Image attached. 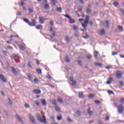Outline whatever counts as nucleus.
<instances>
[{
  "label": "nucleus",
  "instance_id": "obj_1",
  "mask_svg": "<svg viewBox=\"0 0 124 124\" xmlns=\"http://www.w3.org/2000/svg\"><path fill=\"white\" fill-rule=\"evenodd\" d=\"M37 118L39 122L43 123V124H46V119L44 116L41 117L40 114H38Z\"/></svg>",
  "mask_w": 124,
  "mask_h": 124
},
{
  "label": "nucleus",
  "instance_id": "obj_2",
  "mask_svg": "<svg viewBox=\"0 0 124 124\" xmlns=\"http://www.w3.org/2000/svg\"><path fill=\"white\" fill-rule=\"evenodd\" d=\"M45 20H47V18H45L42 16H40L39 17V22L40 24H44V22H45Z\"/></svg>",
  "mask_w": 124,
  "mask_h": 124
},
{
  "label": "nucleus",
  "instance_id": "obj_3",
  "mask_svg": "<svg viewBox=\"0 0 124 124\" xmlns=\"http://www.w3.org/2000/svg\"><path fill=\"white\" fill-rule=\"evenodd\" d=\"M118 111L119 113H122L124 111V107L123 105H119L118 106Z\"/></svg>",
  "mask_w": 124,
  "mask_h": 124
},
{
  "label": "nucleus",
  "instance_id": "obj_4",
  "mask_svg": "<svg viewBox=\"0 0 124 124\" xmlns=\"http://www.w3.org/2000/svg\"><path fill=\"white\" fill-rule=\"evenodd\" d=\"M28 24L29 26H31V27H33V26H35L36 24V20L34 19H32V22H28Z\"/></svg>",
  "mask_w": 124,
  "mask_h": 124
},
{
  "label": "nucleus",
  "instance_id": "obj_5",
  "mask_svg": "<svg viewBox=\"0 0 124 124\" xmlns=\"http://www.w3.org/2000/svg\"><path fill=\"white\" fill-rule=\"evenodd\" d=\"M122 76H123V72L120 71L116 72V76L117 78L119 79V78H121V77H122Z\"/></svg>",
  "mask_w": 124,
  "mask_h": 124
},
{
  "label": "nucleus",
  "instance_id": "obj_6",
  "mask_svg": "<svg viewBox=\"0 0 124 124\" xmlns=\"http://www.w3.org/2000/svg\"><path fill=\"white\" fill-rule=\"evenodd\" d=\"M16 119H17V120H18V121H19V122H20V123H21V124H24V122H23V120L21 118V117H20V116H19V115L16 114Z\"/></svg>",
  "mask_w": 124,
  "mask_h": 124
},
{
  "label": "nucleus",
  "instance_id": "obj_7",
  "mask_svg": "<svg viewBox=\"0 0 124 124\" xmlns=\"http://www.w3.org/2000/svg\"><path fill=\"white\" fill-rule=\"evenodd\" d=\"M88 23H89V20L85 19L84 21V23L82 24V27L84 28V29H86V28H87V25L88 24Z\"/></svg>",
  "mask_w": 124,
  "mask_h": 124
},
{
  "label": "nucleus",
  "instance_id": "obj_8",
  "mask_svg": "<svg viewBox=\"0 0 124 124\" xmlns=\"http://www.w3.org/2000/svg\"><path fill=\"white\" fill-rule=\"evenodd\" d=\"M29 119L32 123V124H35V121H34V118L32 117V115H29Z\"/></svg>",
  "mask_w": 124,
  "mask_h": 124
},
{
  "label": "nucleus",
  "instance_id": "obj_9",
  "mask_svg": "<svg viewBox=\"0 0 124 124\" xmlns=\"http://www.w3.org/2000/svg\"><path fill=\"white\" fill-rule=\"evenodd\" d=\"M33 93H36V94H39L41 93V91H40V90L36 89L33 90Z\"/></svg>",
  "mask_w": 124,
  "mask_h": 124
},
{
  "label": "nucleus",
  "instance_id": "obj_10",
  "mask_svg": "<svg viewBox=\"0 0 124 124\" xmlns=\"http://www.w3.org/2000/svg\"><path fill=\"white\" fill-rule=\"evenodd\" d=\"M0 78L3 81V82H6V79L4 78V76L2 75H0Z\"/></svg>",
  "mask_w": 124,
  "mask_h": 124
},
{
  "label": "nucleus",
  "instance_id": "obj_11",
  "mask_svg": "<svg viewBox=\"0 0 124 124\" xmlns=\"http://www.w3.org/2000/svg\"><path fill=\"white\" fill-rule=\"evenodd\" d=\"M94 55L95 59H97V57L98 56H100V54H99L98 51H94Z\"/></svg>",
  "mask_w": 124,
  "mask_h": 124
},
{
  "label": "nucleus",
  "instance_id": "obj_12",
  "mask_svg": "<svg viewBox=\"0 0 124 124\" xmlns=\"http://www.w3.org/2000/svg\"><path fill=\"white\" fill-rule=\"evenodd\" d=\"M12 71L14 74H17V71L14 67H12Z\"/></svg>",
  "mask_w": 124,
  "mask_h": 124
},
{
  "label": "nucleus",
  "instance_id": "obj_13",
  "mask_svg": "<svg viewBox=\"0 0 124 124\" xmlns=\"http://www.w3.org/2000/svg\"><path fill=\"white\" fill-rule=\"evenodd\" d=\"M79 98H84V94H83V92H79L78 93Z\"/></svg>",
  "mask_w": 124,
  "mask_h": 124
},
{
  "label": "nucleus",
  "instance_id": "obj_14",
  "mask_svg": "<svg viewBox=\"0 0 124 124\" xmlns=\"http://www.w3.org/2000/svg\"><path fill=\"white\" fill-rule=\"evenodd\" d=\"M37 30H42L43 28V26L41 25H39L36 27Z\"/></svg>",
  "mask_w": 124,
  "mask_h": 124
},
{
  "label": "nucleus",
  "instance_id": "obj_15",
  "mask_svg": "<svg viewBox=\"0 0 124 124\" xmlns=\"http://www.w3.org/2000/svg\"><path fill=\"white\" fill-rule=\"evenodd\" d=\"M94 65L95 66H99V67H101V66H102V64L100 63L95 62Z\"/></svg>",
  "mask_w": 124,
  "mask_h": 124
},
{
  "label": "nucleus",
  "instance_id": "obj_16",
  "mask_svg": "<svg viewBox=\"0 0 124 124\" xmlns=\"http://www.w3.org/2000/svg\"><path fill=\"white\" fill-rule=\"evenodd\" d=\"M83 38H89V35H88V34L84 33L83 34Z\"/></svg>",
  "mask_w": 124,
  "mask_h": 124
},
{
  "label": "nucleus",
  "instance_id": "obj_17",
  "mask_svg": "<svg viewBox=\"0 0 124 124\" xmlns=\"http://www.w3.org/2000/svg\"><path fill=\"white\" fill-rule=\"evenodd\" d=\"M34 103H35L37 106H39V105H40V102L38 100L34 101Z\"/></svg>",
  "mask_w": 124,
  "mask_h": 124
},
{
  "label": "nucleus",
  "instance_id": "obj_18",
  "mask_svg": "<svg viewBox=\"0 0 124 124\" xmlns=\"http://www.w3.org/2000/svg\"><path fill=\"white\" fill-rule=\"evenodd\" d=\"M51 2L53 5H55L56 3H57V0H51Z\"/></svg>",
  "mask_w": 124,
  "mask_h": 124
},
{
  "label": "nucleus",
  "instance_id": "obj_19",
  "mask_svg": "<svg viewBox=\"0 0 124 124\" xmlns=\"http://www.w3.org/2000/svg\"><path fill=\"white\" fill-rule=\"evenodd\" d=\"M88 113L90 116H92L93 115V111L91 110V108H89L88 110Z\"/></svg>",
  "mask_w": 124,
  "mask_h": 124
},
{
  "label": "nucleus",
  "instance_id": "obj_20",
  "mask_svg": "<svg viewBox=\"0 0 124 124\" xmlns=\"http://www.w3.org/2000/svg\"><path fill=\"white\" fill-rule=\"evenodd\" d=\"M69 23L70 24H74V23H75V20L73 19H72L71 18L69 19Z\"/></svg>",
  "mask_w": 124,
  "mask_h": 124
},
{
  "label": "nucleus",
  "instance_id": "obj_21",
  "mask_svg": "<svg viewBox=\"0 0 124 124\" xmlns=\"http://www.w3.org/2000/svg\"><path fill=\"white\" fill-rule=\"evenodd\" d=\"M19 47H20V50H25V47L24 46H23V45L20 44L19 45H18Z\"/></svg>",
  "mask_w": 124,
  "mask_h": 124
},
{
  "label": "nucleus",
  "instance_id": "obj_22",
  "mask_svg": "<svg viewBox=\"0 0 124 124\" xmlns=\"http://www.w3.org/2000/svg\"><path fill=\"white\" fill-rule=\"evenodd\" d=\"M28 77L29 78V79H30L31 80H31H32V75H31V74H28Z\"/></svg>",
  "mask_w": 124,
  "mask_h": 124
},
{
  "label": "nucleus",
  "instance_id": "obj_23",
  "mask_svg": "<svg viewBox=\"0 0 124 124\" xmlns=\"http://www.w3.org/2000/svg\"><path fill=\"white\" fill-rule=\"evenodd\" d=\"M65 61L66 62H70V60H69V58H68V57L66 56L65 57Z\"/></svg>",
  "mask_w": 124,
  "mask_h": 124
},
{
  "label": "nucleus",
  "instance_id": "obj_24",
  "mask_svg": "<svg viewBox=\"0 0 124 124\" xmlns=\"http://www.w3.org/2000/svg\"><path fill=\"white\" fill-rule=\"evenodd\" d=\"M118 29L120 31H124V28H123V27L121 26H119L118 27Z\"/></svg>",
  "mask_w": 124,
  "mask_h": 124
},
{
  "label": "nucleus",
  "instance_id": "obj_25",
  "mask_svg": "<svg viewBox=\"0 0 124 124\" xmlns=\"http://www.w3.org/2000/svg\"><path fill=\"white\" fill-rule=\"evenodd\" d=\"M58 101L60 103H62L63 102V101H62V99L61 98H60V97H58Z\"/></svg>",
  "mask_w": 124,
  "mask_h": 124
},
{
  "label": "nucleus",
  "instance_id": "obj_26",
  "mask_svg": "<svg viewBox=\"0 0 124 124\" xmlns=\"http://www.w3.org/2000/svg\"><path fill=\"white\" fill-rule=\"evenodd\" d=\"M100 34H101V35H103V34H104V33H105V31H104V29L100 31Z\"/></svg>",
  "mask_w": 124,
  "mask_h": 124
},
{
  "label": "nucleus",
  "instance_id": "obj_27",
  "mask_svg": "<svg viewBox=\"0 0 124 124\" xmlns=\"http://www.w3.org/2000/svg\"><path fill=\"white\" fill-rule=\"evenodd\" d=\"M89 98H93V97H94L95 96V94H90L88 95Z\"/></svg>",
  "mask_w": 124,
  "mask_h": 124
},
{
  "label": "nucleus",
  "instance_id": "obj_28",
  "mask_svg": "<svg viewBox=\"0 0 124 124\" xmlns=\"http://www.w3.org/2000/svg\"><path fill=\"white\" fill-rule=\"evenodd\" d=\"M44 8L45 9H48V8H50V7L48 4H46L44 6Z\"/></svg>",
  "mask_w": 124,
  "mask_h": 124
},
{
  "label": "nucleus",
  "instance_id": "obj_29",
  "mask_svg": "<svg viewBox=\"0 0 124 124\" xmlns=\"http://www.w3.org/2000/svg\"><path fill=\"white\" fill-rule=\"evenodd\" d=\"M65 41L68 43L70 41V39H69V37H68L67 36H65Z\"/></svg>",
  "mask_w": 124,
  "mask_h": 124
},
{
  "label": "nucleus",
  "instance_id": "obj_30",
  "mask_svg": "<svg viewBox=\"0 0 124 124\" xmlns=\"http://www.w3.org/2000/svg\"><path fill=\"white\" fill-rule=\"evenodd\" d=\"M41 102L42 103V104L44 106L46 105V101L44 99L41 100Z\"/></svg>",
  "mask_w": 124,
  "mask_h": 124
},
{
  "label": "nucleus",
  "instance_id": "obj_31",
  "mask_svg": "<svg viewBox=\"0 0 124 124\" xmlns=\"http://www.w3.org/2000/svg\"><path fill=\"white\" fill-rule=\"evenodd\" d=\"M57 120L58 121H62V117L61 116H59L57 117Z\"/></svg>",
  "mask_w": 124,
  "mask_h": 124
},
{
  "label": "nucleus",
  "instance_id": "obj_32",
  "mask_svg": "<svg viewBox=\"0 0 124 124\" xmlns=\"http://www.w3.org/2000/svg\"><path fill=\"white\" fill-rule=\"evenodd\" d=\"M56 9L58 12H62V8L61 7H57Z\"/></svg>",
  "mask_w": 124,
  "mask_h": 124
},
{
  "label": "nucleus",
  "instance_id": "obj_33",
  "mask_svg": "<svg viewBox=\"0 0 124 124\" xmlns=\"http://www.w3.org/2000/svg\"><path fill=\"white\" fill-rule=\"evenodd\" d=\"M37 72L39 74H42V72H41V70L37 69Z\"/></svg>",
  "mask_w": 124,
  "mask_h": 124
},
{
  "label": "nucleus",
  "instance_id": "obj_34",
  "mask_svg": "<svg viewBox=\"0 0 124 124\" xmlns=\"http://www.w3.org/2000/svg\"><path fill=\"white\" fill-rule=\"evenodd\" d=\"M72 84L73 86H76V80H74L73 81H72Z\"/></svg>",
  "mask_w": 124,
  "mask_h": 124
},
{
  "label": "nucleus",
  "instance_id": "obj_35",
  "mask_svg": "<svg viewBox=\"0 0 124 124\" xmlns=\"http://www.w3.org/2000/svg\"><path fill=\"white\" fill-rule=\"evenodd\" d=\"M92 56L91 55V54H88L87 56V58L88 59V60H91V59H92Z\"/></svg>",
  "mask_w": 124,
  "mask_h": 124
},
{
  "label": "nucleus",
  "instance_id": "obj_36",
  "mask_svg": "<svg viewBox=\"0 0 124 124\" xmlns=\"http://www.w3.org/2000/svg\"><path fill=\"white\" fill-rule=\"evenodd\" d=\"M105 23L106 24V26L108 28H109V21L108 20H107V21H105Z\"/></svg>",
  "mask_w": 124,
  "mask_h": 124
},
{
  "label": "nucleus",
  "instance_id": "obj_37",
  "mask_svg": "<svg viewBox=\"0 0 124 124\" xmlns=\"http://www.w3.org/2000/svg\"><path fill=\"white\" fill-rule=\"evenodd\" d=\"M50 119H51V120H52L51 123L55 122V117L54 116L50 117Z\"/></svg>",
  "mask_w": 124,
  "mask_h": 124
},
{
  "label": "nucleus",
  "instance_id": "obj_38",
  "mask_svg": "<svg viewBox=\"0 0 124 124\" xmlns=\"http://www.w3.org/2000/svg\"><path fill=\"white\" fill-rule=\"evenodd\" d=\"M55 109L57 112H60V108H59V107H57V106L55 107Z\"/></svg>",
  "mask_w": 124,
  "mask_h": 124
},
{
  "label": "nucleus",
  "instance_id": "obj_39",
  "mask_svg": "<svg viewBox=\"0 0 124 124\" xmlns=\"http://www.w3.org/2000/svg\"><path fill=\"white\" fill-rule=\"evenodd\" d=\"M113 5H114V6L117 7L118 6V5H119V2H115L113 3Z\"/></svg>",
  "mask_w": 124,
  "mask_h": 124
},
{
  "label": "nucleus",
  "instance_id": "obj_40",
  "mask_svg": "<svg viewBox=\"0 0 124 124\" xmlns=\"http://www.w3.org/2000/svg\"><path fill=\"white\" fill-rule=\"evenodd\" d=\"M52 104H53L54 105H57V101H56V100H53Z\"/></svg>",
  "mask_w": 124,
  "mask_h": 124
},
{
  "label": "nucleus",
  "instance_id": "obj_41",
  "mask_svg": "<svg viewBox=\"0 0 124 124\" xmlns=\"http://www.w3.org/2000/svg\"><path fill=\"white\" fill-rule=\"evenodd\" d=\"M116 55H118V52H112V56H116Z\"/></svg>",
  "mask_w": 124,
  "mask_h": 124
},
{
  "label": "nucleus",
  "instance_id": "obj_42",
  "mask_svg": "<svg viewBox=\"0 0 124 124\" xmlns=\"http://www.w3.org/2000/svg\"><path fill=\"white\" fill-rule=\"evenodd\" d=\"M64 16L67 18V19H69V20L71 18V17H70V16L67 15H65Z\"/></svg>",
  "mask_w": 124,
  "mask_h": 124
},
{
  "label": "nucleus",
  "instance_id": "obj_43",
  "mask_svg": "<svg viewBox=\"0 0 124 124\" xmlns=\"http://www.w3.org/2000/svg\"><path fill=\"white\" fill-rule=\"evenodd\" d=\"M120 102H121V103H122V104L124 103V98H122L120 99Z\"/></svg>",
  "mask_w": 124,
  "mask_h": 124
},
{
  "label": "nucleus",
  "instance_id": "obj_44",
  "mask_svg": "<svg viewBox=\"0 0 124 124\" xmlns=\"http://www.w3.org/2000/svg\"><path fill=\"white\" fill-rule=\"evenodd\" d=\"M73 30L74 31H77V30H78V27L76 26H74Z\"/></svg>",
  "mask_w": 124,
  "mask_h": 124
},
{
  "label": "nucleus",
  "instance_id": "obj_45",
  "mask_svg": "<svg viewBox=\"0 0 124 124\" xmlns=\"http://www.w3.org/2000/svg\"><path fill=\"white\" fill-rule=\"evenodd\" d=\"M7 48H8V49H9V50H13V47H12V46H7Z\"/></svg>",
  "mask_w": 124,
  "mask_h": 124
},
{
  "label": "nucleus",
  "instance_id": "obj_46",
  "mask_svg": "<svg viewBox=\"0 0 124 124\" xmlns=\"http://www.w3.org/2000/svg\"><path fill=\"white\" fill-rule=\"evenodd\" d=\"M25 107H26V108H30V105H29L28 104H25Z\"/></svg>",
  "mask_w": 124,
  "mask_h": 124
},
{
  "label": "nucleus",
  "instance_id": "obj_47",
  "mask_svg": "<svg viewBox=\"0 0 124 124\" xmlns=\"http://www.w3.org/2000/svg\"><path fill=\"white\" fill-rule=\"evenodd\" d=\"M78 62L79 65H82V61L78 60Z\"/></svg>",
  "mask_w": 124,
  "mask_h": 124
},
{
  "label": "nucleus",
  "instance_id": "obj_48",
  "mask_svg": "<svg viewBox=\"0 0 124 124\" xmlns=\"http://www.w3.org/2000/svg\"><path fill=\"white\" fill-rule=\"evenodd\" d=\"M29 11L30 12V13H32V12H33V10H32V9H29Z\"/></svg>",
  "mask_w": 124,
  "mask_h": 124
},
{
  "label": "nucleus",
  "instance_id": "obj_49",
  "mask_svg": "<svg viewBox=\"0 0 124 124\" xmlns=\"http://www.w3.org/2000/svg\"><path fill=\"white\" fill-rule=\"evenodd\" d=\"M75 36H76V37H78V36H79V33L75 32Z\"/></svg>",
  "mask_w": 124,
  "mask_h": 124
},
{
  "label": "nucleus",
  "instance_id": "obj_50",
  "mask_svg": "<svg viewBox=\"0 0 124 124\" xmlns=\"http://www.w3.org/2000/svg\"><path fill=\"white\" fill-rule=\"evenodd\" d=\"M69 79L70 81H71V82H73L74 81L73 80V77H70Z\"/></svg>",
  "mask_w": 124,
  "mask_h": 124
},
{
  "label": "nucleus",
  "instance_id": "obj_51",
  "mask_svg": "<svg viewBox=\"0 0 124 124\" xmlns=\"http://www.w3.org/2000/svg\"><path fill=\"white\" fill-rule=\"evenodd\" d=\"M24 22H25L26 23H28V24H29V19H26V18H24Z\"/></svg>",
  "mask_w": 124,
  "mask_h": 124
},
{
  "label": "nucleus",
  "instance_id": "obj_52",
  "mask_svg": "<svg viewBox=\"0 0 124 124\" xmlns=\"http://www.w3.org/2000/svg\"><path fill=\"white\" fill-rule=\"evenodd\" d=\"M67 121L68 122H70V123L72 122V120H71V119H70V118L69 117H68Z\"/></svg>",
  "mask_w": 124,
  "mask_h": 124
},
{
  "label": "nucleus",
  "instance_id": "obj_53",
  "mask_svg": "<svg viewBox=\"0 0 124 124\" xmlns=\"http://www.w3.org/2000/svg\"><path fill=\"white\" fill-rule=\"evenodd\" d=\"M20 4L22 6H23V5H25V2H24L23 1H21Z\"/></svg>",
  "mask_w": 124,
  "mask_h": 124
},
{
  "label": "nucleus",
  "instance_id": "obj_54",
  "mask_svg": "<svg viewBox=\"0 0 124 124\" xmlns=\"http://www.w3.org/2000/svg\"><path fill=\"white\" fill-rule=\"evenodd\" d=\"M18 57H19V56H18V55H16V54H13L12 55V58H17Z\"/></svg>",
  "mask_w": 124,
  "mask_h": 124
},
{
  "label": "nucleus",
  "instance_id": "obj_55",
  "mask_svg": "<svg viewBox=\"0 0 124 124\" xmlns=\"http://www.w3.org/2000/svg\"><path fill=\"white\" fill-rule=\"evenodd\" d=\"M120 11L122 13V14L124 16V9H121Z\"/></svg>",
  "mask_w": 124,
  "mask_h": 124
},
{
  "label": "nucleus",
  "instance_id": "obj_56",
  "mask_svg": "<svg viewBox=\"0 0 124 124\" xmlns=\"http://www.w3.org/2000/svg\"><path fill=\"white\" fill-rule=\"evenodd\" d=\"M85 17H86L85 20H87V21H89V19H90V16H86Z\"/></svg>",
  "mask_w": 124,
  "mask_h": 124
},
{
  "label": "nucleus",
  "instance_id": "obj_57",
  "mask_svg": "<svg viewBox=\"0 0 124 124\" xmlns=\"http://www.w3.org/2000/svg\"><path fill=\"white\" fill-rule=\"evenodd\" d=\"M87 13H88V14H89V13H91V9H88L87 10Z\"/></svg>",
  "mask_w": 124,
  "mask_h": 124
},
{
  "label": "nucleus",
  "instance_id": "obj_58",
  "mask_svg": "<svg viewBox=\"0 0 124 124\" xmlns=\"http://www.w3.org/2000/svg\"><path fill=\"white\" fill-rule=\"evenodd\" d=\"M108 81L112 82V81H113V78L112 77L109 78Z\"/></svg>",
  "mask_w": 124,
  "mask_h": 124
},
{
  "label": "nucleus",
  "instance_id": "obj_59",
  "mask_svg": "<svg viewBox=\"0 0 124 124\" xmlns=\"http://www.w3.org/2000/svg\"><path fill=\"white\" fill-rule=\"evenodd\" d=\"M94 102L95 103H96L97 104H99V103H100V101H97V100H95V101H94Z\"/></svg>",
  "mask_w": 124,
  "mask_h": 124
},
{
  "label": "nucleus",
  "instance_id": "obj_60",
  "mask_svg": "<svg viewBox=\"0 0 124 124\" xmlns=\"http://www.w3.org/2000/svg\"><path fill=\"white\" fill-rule=\"evenodd\" d=\"M120 86H124V82L123 81H120Z\"/></svg>",
  "mask_w": 124,
  "mask_h": 124
},
{
  "label": "nucleus",
  "instance_id": "obj_61",
  "mask_svg": "<svg viewBox=\"0 0 124 124\" xmlns=\"http://www.w3.org/2000/svg\"><path fill=\"white\" fill-rule=\"evenodd\" d=\"M28 66L29 67H31V62H28Z\"/></svg>",
  "mask_w": 124,
  "mask_h": 124
},
{
  "label": "nucleus",
  "instance_id": "obj_62",
  "mask_svg": "<svg viewBox=\"0 0 124 124\" xmlns=\"http://www.w3.org/2000/svg\"><path fill=\"white\" fill-rule=\"evenodd\" d=\"M82 8L81 7H79L78 8V10L79 11H82Z\"/></svg>",
  "mask_w": 124,
  "mask_h": 124
},
{
  "label": "nucleus",
  "instance_id": "obj_63",
  "mask_svg": "<svg viewBox=\"0 0 124 124\" xmlns=\"http://www.w3.org/2000/svg\"><path fill=\"white\" fill-rule=\"evenodd\" d=\"M51 124H59V123L54 121L53 122H51Z\"/></svg>",
  "mask_w": 124,
  "mask_h": 124
},
{
  "label": "nucleus",
  "instance_id": "obj_64",
  "mask_svg": "<svg viewBox=\"0 0 124 124\" xmlns=\"http://www.w3.org/2000/svg\"><path fill=\"white\" fill-rule=\"evenodd\" d=\"M98 122V124H102V122L100 120H99Z\"/></svg>",
  "mask_w": 124,
  "mask_h": 124
}]
</instances>
